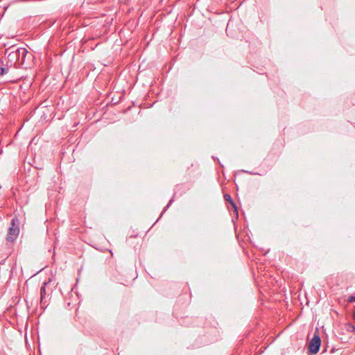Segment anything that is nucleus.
Masks as SVG:
<instances>
[{
    "mask_svg": "<svg viewBox=\"0 0 355 355\" xmlns=\"http://www.w3.org/2000/svg\"><path fill=\"white\" fill-rule=\"evenodd\" d=\"M349 330L352 331V332H355V326H354L352 324H349Z\"/></svg>",
    "mask_w": 355,
    "mask_h": 355,
    "instance_id": "nucleus-9",
    "label": "nucleus"
},
{
    "mask_svg": "<svg viewBox=\"0 0 355 355\" xmlns=\"http://www.w3.org/2000/svg\"><path fill=\"white\" fill-rule=\"evenodd\" d=\"M8 71V68L0 66V76L7 73Z\"/></svg>",
    "mask_w": 355,
    "mask_h": 355,
    "instance_id": "nucleus-7",
    "label": "nucleus"
},
{
    "mask_svg": "<svg viewBox=\"0 0 355 355\" xmlns=\"http://www.w3.org/2000/svg\"><path fill=\"white\" fill-rule=\"evenodd\" d=\"M224 198L226 201L227 202H230L232 207V209L234 210V212H236V216H238V208L235 204V202L233 201V200L232 199V197L230 194H225L224 195Z\"/></svg>",
    "mask_w": 355,
    "mask_h": 355,
    "instance_id": "nucleus-5",
    "label": "nucleus"
},
{
    "mask_svg": "<svg viewBox=\"0 0 355 355\" xmlns=\"http://www.w3.org/2000/svg\"><path fill=\"white\" fill-rule=\"evenodd\" d=\"M347 301L350 303L355 302V296L354 295H350L348 297Z\"/></svg>",
    "mask_w": 355,
    "mask_h": 355,
    "instance_id": "nucleus-8",
    "label": "nucleus"
},
{
    "mask_svg": "<svg viewBox=\"0 0 355 355\" xmlns=\"http://www.w3.org/2000/svg\"><path fill=\"white\" fill-rule=\"evenodd\" d=\"M19 220L15 217L12 219L11 226L8 229L6 240L12 242L17 239L19 234Z\"/></svg>",
    "mask_w": 355,
    "mask_h": 355,
    "instance_id": "nucleus-2",
    "label": "nucleus"
},
{
    "mask_svg": "<svg viewBox=\"0 0 355 355\" xmlns=\"http://www.w3.org/2000/svg\"><path fill=\"white\" fill-rule=\"evenodd\" d=\"M243 171L244 173H250V174H253V175H261L260 173H253V172L248 171H245V170H243Z\"/></svg>",
    "mask_w": 355,
    "mask_h": 355,
    "instance_id": "nucleus-10",
    "label": "nucleus"
},
{
    "mask_svg": "<svg viewBox=\"0 0 355 355\" xmlns=\"http://www.w3.org/2000/svg\"><path fill=\"white\" fill-rule=\"evenodd\" d=\"M353 318L355 320V312L354 313Z\"/></svg>",
    "mask_w": 355,
    "mask_h": 355,
    "instance_id": "nucleus-11",
    "label": "nucleus"
},
{
    "mask_svg": "<svg viewBox=\"0 0 355 355\" xmlns=\"http://www.w3.org/2000/svg\"><path fill=\"white\" fill-rule=\"evenodd\" d=\"M321 346V338L320 336L315 333L309 345V351L311 354H317Z\"/></svg>",
    "mask_w": 355,
    "mask_h": 355,
    "instance_id": "nucleus-4",
    "label": "nucleus"
},
{
    "mask_svg": "<svg viewBox=\"0 0 355 355\" xmlns=\"http://www.w3.org/2000/svg\"><path fill=\"white\" fill-rule=\"evenodd\" d=\"M8 53V63L10 66L21 67L25 62L26 56L28 51L25 48H10L6 51Z\"/></svg>",
    "mask_w": 355,
    "mask_h": 355,
    "instance_id": "nucleus-1",
    "label": "nucleus"
},
{
    "mask_svg": "<svg viewBox=\"0 0 355 355\" xmlns=\"http://www.w3.org/2000/svg\"><path fill=\"white\" fill-rule=\"evenodd\" d=\"M173 202V198H171L168 203L167 204V205L164 208L162 212L160 214V217H162L163 216V214H164V212L169 208V207L172 205Z\"/></svg>",
    "mask_w": 355,
    "mask_h": 355,
    "instance_id": "nucleus-6",
    "label": "nucleus"
},
{
    "mask_svg": "<svg viewBox=\"0 0 355 355\" xmlns=\"http://www.w3.org/2000/svg\"><path fill=\"white\" fill-rule=\"evenodd\" d=\"M51 282V279L49 278V279L43 283L42 286L40 288V305L42 308H45L47 306V300L46 296L49 295V293L51 289L48 288L46 286Z\"/></svg>",
    "mask_w": 355,
    "mask_h": 355,
    "instance_id": "nucleus-3",
    "label": "nucleus"
}]
</instances>
